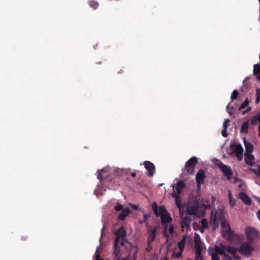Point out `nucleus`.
I'll list each match as a JSON object with an SVG mask.
<instances>
[{
  "label": "nucleus",
  "instance_id": "1",
  "mask_svg": "<svg viewBox=\"0 0 260 260\" xmlns=\"http://www.w3.org/2000/svg\"><path fill=\"white\" fill-rule=\"evenodd\" d=\"M214 250L223 255V260H240V256L237 254L236 248L233 246L220 244V246L215 245Z\"/></svg>",
  "mask_w": 260,
  "mask_h": 260
},
{
  "label": "nucleus",
  "instance_id": "2",
  "mask_svg": "<svg viewBox=\"0 0 260 260\" xmlns=\"http://www.w3.org/2000/svg\"><path fill=\"white\" fill-rule=\"evenodd\" d=\"M115 238L114 242V251L113 253L116 257L120 256V246H124V243L127 242L125 238L126 233L123 227H121L115 233Z\"/></svg>",
  "mask_w": 260,
  "mask_h": 260
},
{
  "label": "nucleus",
  "instance_id": "3",
  "mask_svg": "<svg viewBox=\"0 0 260 260\" xmlns=\"http://www.w3.org/2000/svg\"><path fill=\"white\" fill-rule=\"evenodd\" d=\"M222 235L224 238L230 241H235L237 242H241L243 240V236L235 234L231 230V227L228 222L223 221L221 223Z\"/></svg>",
  "mask_w": 260,
  "mask_h": 260
},
{
  "label": "nucleus",
  "instance_id": "4",
  "mask_svg": "<svg viewBox=\"0 0 260 260\" xmlns=\"http://www.w3.org/2000/svg\"><path fill=\"white\" fill-rule=\"evenodd\" d=\"M240 246L237 249V252L238 251L243 255L246 257H249L251 256L252 252L254 251V248L251 246V244L252 243H250L248 241L247 242H241Z\"/></svg>",
  "mask_w": 260,
  "mask_h": 260
},
{
  "label": "nucleus",
  "instance_id": "5",
  "mask_svg": "<svg viewBox=\"0 0 260 260\" xmlns=\"http://www.w3.org/2000/svg\"><path fill=\"white\" fill-rule=\"evenodd\" d=\"M230 149L232 153L236 156L238 160L242 159L243 149L240 144L234 143L231 145Z\"/></svg>",
  "mask_w": 260,
  "mask_h": 260
},
{
  "label": "nucleus",
  "instance_id": "6",
  "mask_svg": "<svg viewBox=\"0 0 260 260\" xmlns=\"http://www.w3.org/2000/svg\"><path fill=\"white\" fill-rule=\"evenodd\" d=\"M258 233L259 232L256 229L252 227H248L245 230L246 238L250 243L253 242L257 237Z\"/></svg>",
  "mask_w": 260,
  "mask_h": 260
},
{
  "label": "nucleus",
  "instance_id": "7",
  "mask_svg": "<svg viewBox=\"0 0 260 260\" xmlns=\"http://www.w3.org/2000/svg\"><path fill=\"white\" fill-rule=\"evenodd\" d=\"M198 164V159L196 157L193 156L187 160L185 164V170L189 174H192L196 165Z\"/></svg>",
  "mask_w": 260,
  "mask_h": 260
},
{
  "label": "nucleus",
  "instance_id": "8",
  "mask_svg": "<svg viewBox=\"0 0 260 260\" xmlns=\"http://www.w3.org/2000/svg\"><path fill=\"white\" fill-rule=\"evenodd\" d=\"M224 214L222 210H218L216 211L212 217V222L214 226H218L219 222L224 221Z\"/></svg>",
  "mask_w": 260,
  "mask_h": 260
},
{
  "label": "nucleus",
  "instance_id": "9",
  "mask_svg": "<svg viewBox=\"0 0 260 260\" xmlns=\"http://www.w3.org/2000/svg\"><path fill=\"white\" fill-rule=\"evenodd\" d=\"M219 167L224 176H225L228 180L230 179L233 174V172L231 168L229 166L223 164L221 162H220Z\"/></svg>",
  "mask_w": 260,
  "mask_h": 260
},
{
  "label": "nucleus",
  "instance_id": "10",
  "mask_svg": "<svg viewBox=\"0 0 260 260\" xmlns=\"http://www.w3.org/2000/svg\"><path fill=\"white\" fill-rule=\"evenodd\" d=\"M157 227L155 226L153 228H152L151 226H149L148 228V237L147 239V242L148 243V246H150V244L151 243L153 242L156 237Z\"/></svg>",
  "mask_w": 260,
  "mask_h": 260
},
{
  "label": "nucleus",
  "instance_id": "11",
  "mask_svg": "<svg viewBox=\"0 0 260 260\" xmlns=\"http://www.w3.org/2000/svg\"><path fill=\"white\" fill-rule=\"evenodd\" d=\"M205 177L206 174L205 171L203 169L199 170L196 176V180L199 187H200L201 184L204 183Z\"/></svg>",
  "mask_w": 260,
  "mask_h": 260
},
{
  "label": "nucleus",
  "instance_id": "12",
  "mask_svg": "<svg viewBox=\"0 0 260 260\" xmlns=\"http://www.w3.org/2000/svg\"><path fill=\"white\" fill-rule=\"evenodd\" d=\"M145 169L147 170V174L148 176L151 177L153 175L155 172V166L151 162L149 161H145L144 162Z\"/></svg>",
  "mask_w": 260,
  "mask_h": 260
},
{
  "label": "nucleus",
  "instance_id": "13",
  "mask_svg": "<svg viewBox=\"0 0 260 260\" xmlns=\"http://www.w3.org/2000/svg\"><path fill=\"white\" fill-rule=\"evenodd\" d=\"M199 209L198 203L195 202L192 205H190L187 208L186 211L188 215L191 216L196 215Z\"/></svg>",
  "mask_w": 260,
  "mask_h": 260
},
{
  "label": "nucleus",
  "instance_id": "14",
  "mask_svg": "<svg viewBox=\"0 0 260 260\" xmlns=\"http://www.w3.org/2000/svg\"><path fill=\"white\" fill-rule=\"evenodd\" d=\"M160 217L161 224L164 226L165 231H166L168 223L171 222L172 219L168 213L162 215Z\"/></svg>",
  "mask_w": 260,
  "mask_h": 260
},
{
  "label": "nucleus",
  "instance_id": "15",
  "mask_svg": "<svg viewBox=\"0 0 260 260\" xmlns=\"http://www.w3.org/2000/svg\"><path fill=\"white\" fill-rule=\"evenodd\" d=\"M239 198L245 204L249 205L251 204V199L244 192H241L239 194Z\"/></svg>",
  "mask_w": 260,
  "mask_h": 260
},
{
  "label": "nucleus",
  "instance_id": "16",
  "mask_svg": "<svg viewBox=\"0 0 260 260\" xmlns=\"http://www.w3.org/2000/svg\"><path fill=\"white\" fill-rule=\"evenodd\" d=\"M122 212L119 214L118 216V219L119 220L123 221L125 220V218L131 213V210L128 208H125Z\"/></svg>",
  "mask_w": 260,
  "mask_h": 260
},
{
  "label": "nucleus",
  "instance_id": "17",
  "mask_svg": "<svg viewBox=\"0 0 260 260\" xmlns=\"http://www.w3.org/2000/svg\"><path fill=\"white\" fill-rule=\"evenodd\" d=\"M254 159V155L251 153H246L245 155V161L246 164L249 166H253V160Z\"/></svg>",
  "mask_w": 260,
  "mask_h": 260
},
{
  "label": "nucleus",
  "instance_id": "18",
  "mask_svg": "<svg viewBox=\"0 0 260 260\" xmlns=\"http://www.w3.org/2000/svg\"><path fill=\"white\" fill-rule=\"evenodd\" d=\"M244 144L246 153H251L253 150V145L250 142L246 141L245 138L244 139Z\"/></svg>",
  "mask_w": 260,
  "mask_h": 260
},
{
  "label": "nucleus",
  "instance_id": "19",
  "mask_svg": "<svg viewBox=\"0 0 260 260\" xmlns=\"http://www.w3.org/2000/svg\"><path fill=\"white\" fill-rule=\"evenodd\" d=\"M185 184L182 180H179L176 184V190L177 191V193L178 194H180L181 193L182 190L185 187Z\"/></svg>",
  "mask_w": 260,
  "mask_h": 260
},
{
  "label": "nucleus",
  "instance_id": "20",
  "mask_svg": "<svg viewBox=\"0 0 260 260\" xmlns=\"http://www.w3.org/2000/svg\"><path fill=\"white\" fill-rule=\"evenodd\" d=\"M167 213H168L167 211L164 206H159L158 209H157V210H156V214L157 215H155V216L157 217H158V216L161 217L162 216V215H165Z\"/></svg>",
  "mask_w": 260,
  "mask_h": 260
},
{
  "label": "nucleus",
  "instance_id": "21",
  "mask_svg": "<svg viewBox=\"0 0 260 260\" xmlns=\"http://www.w3.org/2000/svg\"><path fill=\"white\" fill-rule=\"evenodd\" d=\"M258 122H260V112L251 119V124L253 125H256Z\"/></svg>",
  "mask_w": 260,
  "mask_h": 260
},
{
  "label": "nucleus",
  "instance_id": "22",
  "mask_svg": "<svg viewBox=\"0 0 260 260\" xmlns=\"http://www.w3.org/2000/svg\"><path fill=\"white\" fill-rule=\"evenodd\" d=\"M249 128V121H246L244 122L241 126L240 132L243 133H247Z\"/></svg>",
  "mask_w": 260,
  "mask_h": 260
},
{
  "label": "nucleus",
  "instance_id": "23",
  "mask_svg": "<svg viewBox=\"0 0 260 260\" xmlns=\"http://www.w3.org/2000/svg\"><path fill=\"white\" fill-rule=\"evenodd\" d=\"M174 197L175 198V204L176 206L179 209H180L181 207V199L179 196V194L175 193L174 194Z\"/></svg>",
  "mask_w": 260,
  "mask_h": 260
},
{
  "label": "nucleus",
  "instance_id": "24",
  "mask_svg": "<svg viewBox=\"0 0 260 260\" xmlns=\"http://www.w3.org/2000/svg\"><path fill=\"white\" fill-rule=\"evenodd\" d=\"M190 222V220L188 217H185L182 221L181 225L182 228L184 227H189V222Z\"/></svg>",
  "mask_w": 260,
  "mask_h": 260
},
{
  "label": "nucleus",
  "instance_id": "25",
  "mask_svg": "<svg viewBox=\"0 0 260 260\" xmlns=\"http://www.w3.org/2000/svg\"><path fill=\"white\" fill-rule=\"evenodd\" d=\"M88 4L90 7L93 9H96L99 7V3L94 0H90L88 2Z\"/></svg>",
  "mask_w": 260,
  "mask_h": 260
},
{
  "label": "nucleus",
  "instance_id": "26",
  "mask_svg": "<svg viewBox=\"0 0 260 260\" xmlns=\"http://www.w3.org/2000/svg\"><path fill=\"white\" fill-rule=\"evenodd\" d=\"M195 253H202L201 243H196L194 246Z\"/></svg>",
  "mask_w": 260,
  "mask_h": 260
},
{
  "label": "nucleus",
  "instance_id": "27",
  "mask_svg": "<svg viewBox=\"0 0 260 260\" xmlns=\"http://www.w3.org/2000/svg\"><path fill=\"white\" fill-rule=\"evenodd\" d=\"M249 103V100L248 99H246L244 102L240 105L239 107L238 108V111H241L242 109H244L247 107Z\"/></svg>",
  "mask_w": 260,
  "mask_h": 260
},
{
  "label": "nucleus",
  "instance_id": "28",
  "mask_svg": "<svg viewBox=\"0 0 260 260\" xmlns=\"http://www.w3.org/2000/svg\"><path fill=\"white\" fill-rule=\"evenodd\" d=\"M178 246L181 252H182L185 247V240L184 239H182L181 241H180L178 243Z\"/></svg>",
  "mask_w": 260,
  "mask_h": 260
},
{
  "label": "nucleus",
  "instance_id": "29",
  "mask_svg": "<svg viewBox=\"0 0 260 260\" xmlns=\"http://www.w3.org/2000/svg\"><path fill=\"white\" fill-rule=\"evenodd\" d=\"M255 95H256L255 104H257L260 102V89L258 88H256Z\"/></svg>",
  "mask_w": 260,
  "mask_h": 260
},
{
  "label": "nucleus",
  "instance_id": "30",
  "mask_svg": "<svg viewBox=\"0 0 260 260\" xmlns=\"http://www.w3.org/2000/svg\"><path fill=\"white\" fill-rule=\"evenodd\" d=\"M253 73L255 75L258 73H260V65L259 64H255L254 65Z\"/></svg>",
  "mask_w": 260,
  "mask_h": 260
},
{
  "label": "nucleus",
  "instance_id": "31",
  "mask_svg": "<svg viewBox=\"0 0 260 260\" xmlns=\"http://www.w3.org/2000/svg\"><path fill=\"white\" fill-rule=\"evenodd\" d=\"M239 93L238 91L236 90H234L231 95V99L232 101H233L235 100H236L238 98Z\"/></svg>",
  "mask_w": 260,
  "mask_h": 260
},
{
  "label": "nucleus",
  "instance_id": "32",
  "mask_svg": "<svg viewBox=\"0 0 260 260\" xmlns=\"http://www.w3.org/2000/svg\"><path fill=\"white\" fill-rule=\"evenodd\" d=\"M218 254H219L218 253L215 251V253L212 252L210 253V255L211 256L212 260H220Z\"/></svg>",
  "mask_w": 260,
  "mask_h": 260
},
{
  "label": "nucleus",
  "instance_id": "33",
  "mask_svg": "<svg viewBox=\"0 0 260 260\" xmlns=\"http://www.w3.org/2000/svg\"><path fill=\"white\" fill-rule=\"evenodd\" d=\"M201 227L203 229H206L208 227V222L207 219H203L201 221Z\"/></svg>",
  "mask_w": 260,
  "mask_h": 260
},
{
  "label": "nucleus",
  "instance_id": "34",
  "mask_svg": "<svg viewBox=\"0 0 260 260\" xmlns=\"http://www.w3.org/2000/svg\"><path fill=\"white\" fill-rule=\"evenodd\" d=\"M234 109V106L231 105V103L228 105L226 106V111L230 115H233L232 111Z\"/></svg>",
  "mask_w": 260,
  "mask_h": 260
},
{
  "label": "nucleus",
  "instance_id": "35",
  "mask_svg": "<svg viewBox=\"0 0 260 260\" xmlns=\"http://www.w3.org/2000/svg\"><path fill=\"white\" fill-rule=\"evenodd\" d=\"M114 209L116 211H122L124 208H123V206L120 204L118 203L115 207Z\"/></svg>",
  "mask_w": 260,
  "mask_h": 260
},
{
  "label": "nucleus",
  "instance_id": "36",
  "mask_svg": "<svg viewBox=\"0 0 260 260\" xmlns=\"http://www.w3.org/2000/svg\"><path fill=\"white\" fill-rule=\"evenodd\" d=\"M194 243H201L200 237L198 234L196 233L194 235Z\"/></svg>",
  "mask_w": 260,
  "mask_h": 260
},
{
  "label": "nucleus",
  "instance_id": "37",
  "mask_svg": "<svg viewBox=\"0 0 260 260\" xmlns=\"http://www.w3.org/2000/svg\"><path fill=\"white\" fill-rule=\"evenodd\" d=\"M104 172V170L103 169V170H98L97 171V173H98V178L100 180H102V178H103V173Z\"/></svg>",
  "mask_w": 260,
  "mask_h": 260
},
{
  "label": "nucleus",
  "instance_id": "38",
  "mask_svg": "<svg viewBox=\"0 0 260 260\" xmlns=\"http://www.w3.org/2000/svg\"><path fill=\"white\" fill-rule=\"evenodd\" d=\"M194 260H203L202 253H195V257Z\"/></svg>",
  "mask_w": 260,
  "mask_h": 260
},
{
  "label": "nucleus",
  "instance_id": "39",
  "mask_svg": "<svg viewBox=\"0 0 260 260\" xmlns=\"http://www.w3.org/2000/svg\"><path fill=\"white\" fill-rule=\"evenodd\" d=\"M157 209H158L157 207V204L155 202H154L152 204V209H153V211L154 212L155 215H157L156 214Z\"/></svg>",
  "mask_w": 260,
  "mask_h": 260
},
{
  "label": "nucleus",
  "instance_id": "40",
  "mask_svg": "<svg viewBox=\"0 0 260 260\" xmlns=\"http://www.w3.org/2000/svg\"><path fill=\"white\" fill-rule=\"evenodd\" d=\"M229 119H225L223 123V127L224 128H227L228 126L229 122H230Z\"/></svg>",
  "mask_w": 260,
  "mask_h": 260
},
{
  "label": "nucleus",
  "instance_id": "41",
  "mask_svg": "<svg viewBox=\"0 0 260 260\" xmlns=\"http://www.w3.org/2000/svg\"><path fill=\"white\" fill-rule=\"evenodd\" d=\"M221 134L224 137H226L228 136L227 128H223L221 131Z\"/></svg>",
  "mask_w": 260,
  "mask_h": 260
},
{
  "label": "nucleus",
  "instance_id": "42",
  "mask_svg": "<svg viewBox=\"0 0 260 260\" xmlns=\"http://www.w3.org/2000/svg\"><path fill=\"white\" fill-rule=\"evenodd\" d=\"M182 255V252H177V253H173V256L175 257L176 258H178L180 257H181Z\"/></svg>",
  "mask_w": 260,
  "mask_h": 260
},
{
  "label": "nucleus",
  "instance_id": "43",
  "mask_svg": "<svg viewBox=\"0 0 260 260\" xmlns=\"http://www.w3.org/2000/svg\"><path fill=\"white\" fill-rule=\"evenodd\" d=\"M229 200H230V204L232 205V206H233L234 205L235 203H234V202L233 203L232 198V193L230 191H229Z\"/></svg>",
  "mask_w": 260,
  "mask_h": 260
},
{
  "label": "nucleus",
  "instance_id": "44",
  "mask_svg": "<svg viewBox=\"0 0 260 260\" xmlns=\"http://www.w3.org/2000/svg\"><path fill=\"white\" fill-rule=\"evenodd\" d=\"M251 110V108L250 107H248L246 110L242 111V114L245 115L246 113H248Z\"/></svg>",
  "mask_w": 260,
  "mask_h": 260
},
{
  "label": "nucleus",
  "instance_id": "45",
  "mask_svg": "<svg viewBox=\"0 0 260 260\" xmlns=\"http://www.w3.org/2000/svg\"><path fill=\"white\" fill-rule=\"evenodd\" d=\"M169 231L171 235H173L174 232V227L172 225H170L169 228Z\"/></svg>",
  "mask_w": 260,
  "mask_h": 260
},
{
  "label": "nucleus",
  "instance_id": "46",
  "mask_svg": "<svg viewBox=\"0 0 260 260\" xmlns=\"http://www.w3.org/2000/svg\"><path fill=\"white\" fill-rule=\"evenodd\" d=\"M148 217H149V215L148 214H144L143 215V218H144L143 222H146L147 221V220Z\"/></svg>",
  "mask_w": 260,
  "mask_h": 260
},
{
  "label": "nucleus",
  "instance_id": "47",
  "mask_svg": "<svg viewBox=\"0 0 260 260\" xmlns=\"http://www.w3.org/2000/svg\"><path fill=\"white\" fill-rule=\"evenodd\" d=\"M95 257H96L95 260H104L103 259H102L101 257L100 254L97 253H96V254H95Z\"/></svg>",
  "mask_w": 260,
  "mask_h": 260
},
{
  "label": "nucleus",
  "instance_id": "48",
  "mask_svg": "<svg viewBox=\"0 0 260 260\" xmlns=\"http://www.w3.org/2000/svg\"><path fill=\"white\" fill-rule=\"evenodd\" d=\"M257 216L259 220H260V209L257 212Z\"/></svg>",
  "mask_w": 260,
  "mask_h": 260
},
{
  "label": "nucleus",
  "instance_id": "49",
  "mask_svg": "<svg viewBox=\"0 0 260 260\" xmlns=\"http://www.w3.org/2000/svg\"><path fill=\"white\" fill-rule=\"evenodd\" d=\"M163 235L165 237H166V238H169V235L167 234V233H166V231H164V233H163Z\"/></svg>",
  "mask_w": 260,
  "mask_h": 260
},
{
  "label": "nucleus",
  "instance_id": "50",
  "mask_svg": "<svg viewBox=\"0 0 260 260\" xmlns=\"http://www.w3.org/2000/svg\"><path fill=\"white\" fill-rule=\"evenodd\" d=\"M258 136L260 138V124L258 125Z\"/></svg>",
  "mask_w": 260,
  "mask_h": 260
},
{
  "label": "nucleus",
  "instance_id": "51",
  "mask_svg": "<svg viewBox=\"0 0 260 260\" xmlns=\"http://www.w3.org/2000/svg\"><path fill=\"white\" fill-rule=\"evenodd\" d=\"M132 207L136 210L138 209V206L137 205H132Z\"/></svg>",
  "mask_w": 260,
  "mask_h": 260
},
{
  "label": "nucleus",
  "instance_id": "52",
  "mask_svg": "<svg viewBox=\"0 0 260 260\" xmlns=\"http://www.w3.org/2000/svg\"><path fill=\"white\" fill-rule=\"evenodd\" d=\"M136 173H135V172H132V173H131V176H132L133 177H136Z\"/></svg>",
  "mask_w": 260,
  "mask_h": 260
},
{
  "label": "nucleus",
  "instance_id": "53",
  "mask_svg": "<svg viewBox=\"0 0 260 260\" xmlns=\"http://www.w3.org/2000/svg\"><path fill=\"white\" fill-rule=\"evenodd\" d=\"M152 249V247L151 246V245H150V246H149L148 245V247H147V250L148 251H149V250H151V249Z\"/></svg>",
  "mask_w": 260,
  "mask_h": 260
},
{
  "label": "nucleus",
  "instance_id": "54",
  "mask_svg": "<svg viewBox=\"0 0 260 260\" xmlns=\"http://www.w3.org/2000/svg\"><path fill=\"white\" fill-rule=\"evenodd\" d=\"M257 75V78L260 80V73H258L256 74Z\"/></svg>",
  "mask_w": 260,
  "mask_h": 260
},
{
  "label": "nucleus",
  "instance_id": "55",
  "mask_svg": "<svg viewBox=\"0 0 260 260\" xmlns=\"http://www.w3.org/2000/svg\"><path fill=\"white\" fill-rule=\"evenodd\" d=\"M204 229H203L202 227H201L200 229V232L203 233L204 232Z\"/></svg>",
  "mask_w": 260,
  "mask_h": 260
},
{
  "label": "nucleus",
  "instance_id": "56",
  "mask_svg": "<svg viewBox=\"0 0 260 260\" xmlns=\"http://www.w3.org/2000/svg\"><path fill=\"white\" fill-rule=\"evenodd\" d=\"M258 176L260 177V167L258 168Z\"/></svg>",
  "mask_w": 260,
  "mask_h": 260
},
{
  "label": "nucleus",
  "instance_id": "57",
  "mask_svg": "<svg viewBox=\"0 0 260 260\" xmlns=\"http://www.w3.org/2000/svg\"><path fill=\"white\" fill-rule=\"evenodd\" d=\"M125 260H135V259L134 258H133V259H131V258H126Z\"/></svg>",
  "mask_w": 260,
  "mask_h": 260
},
{
  "label": "nucleus",
  "instance_id": "58",
  "mask_svg": "<svg viewBox=\"0 0 260 260\" xmlns=\"http://www.w3.org/2000/svg\"><path fill=\"white\" fill-rule=\"evenodd\" d=\"M212 200H214V201L215 200V197H214L213 196H212Z\"/></svg>",
  "mask_w": 260,
  "mask_h": 260
},
{
  "label": "nucleus",
  "instance_id": "59",
  "mask_svg": "<svg viewBox=\"0 0 260 260\" xmlns=\"http://www.w3.org/2000/svg\"><path fill=\"white\" fill-rule=\"evenodd\" d=\"M26 237H22V240H26Z\"/></svg>",
  "mask_w": 260,
  "mask_h": 260
},
{
  "label": "nucleus",
  "instance_id": "60",
  "mask_svg": "<svg viewBox=\"0 0 260 260\" xmlns=\"http://www.w3.org/2000/svg\"><path fill=\"white\" fill-rule=\"evenodd\" d=\"M188 260H191L190 259H188Z\"/></svg>",
  "mask_w": 260,
  "mask_h": 260
},
{
  "label": "nucleus",
  "instance_id": "61",
  "mask_svg": "<svg viewBox=\"0 0 260 260\" xmlns=\"http://www.w3.org/2000/svg\"><path fill=\"white\" fill-rule=\"evenodd\" d=\"M258 1H259V2H260V0H258Z\"/></svg>",
  "mask_w": 260,
  "mask_h": 260
}]
</instances>
